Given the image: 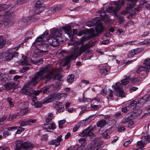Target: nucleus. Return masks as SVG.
I'll list each match as a JSON object with an SVG mask.
<instances>
[{
    "label": "nucleus",
    "mask_w": 150,
    "mask_h": 150,
    "mask_svg": "<svg viewBox=\"0 0 150 150\" xmlns=\"http://www.w3.org/2000/svg\"><path fill=\"white\" fill-rule=\"evenodd\" d=\"M44 129L47 132L51 131V130H54L56 128V126L54 122H52L50 124H48L44 125Z\"/></svg>",
    "instance_id": "nucleus-17"
},
{
    "label": "nucleus",
    "mask_w": 150,
    "mask_h": 150,
    "mask_svg": "<svg viewBox=\"0 0 150 150\" xmlns=\"http://www.w3.org/2000/svg\"><path fill=\"white\" fill-rule=\"evenodd\" d=\"M55 108L59 112H63L64 110V105L62 103L57 102L55 104Z\"/></svg>",
    "instance_id": "nucleus-16"
},
{
    "label": "nucleus",
    "mask_w": 150,
    "mask_h": 150,
    "mask_svg": "<svg viewBox=\"0 0 150 150\" xmlns=\"http://www.w3.org/2000/svg\"><path fill=\"white\" fill-rule=\"evenodd\" d=\"M18 116L17 115H10L9 117L7 118V120L8 121H11L13 120L14 119L17 118V117Z\"/></svg>",
    "instance_id": "nucleus-37"
},
{
    "label": "nucleus",
    "mask_w": 150,
    "mask_h": 150,
    "mask_svg": "<svg viewBox=\"0 0 150 150\" xmlns=\"http://www.w3.org/2000/svg\"><path fill=\"white\" fill-rule=\"evenodd\" d=\"M62 136H59L56 139H52L48 142V144L50 145H55V147L58 146L60 144V142L63 141L62 139Z\"/></svg>",
    "instance_id": "nucleus-14"
},
{
    "label": "nucleus",
    "mask_w": 150,
    "mask_h": 150,
    "mask_svg": "<svg viewBox=\"0 0 150 150\" xmlns=\"http://www.w3.org/2000/svg\"><path fill=\"white\" fill-rule=\"evenodd\" d=\"M107 11L108 13L113 12L115 13L118 10V9H117L116 7L115 8L114 7H112L111 5L107 6Z\"/></svg>",
    "instance_id": "nucleus-26"
},
{
    "label": "nucleus",
    "mask_w": 150,
    "mask_h": 150,
    "mask_svg": "<svg viewBox=\"0 0 150 150\" xmlns=\"http://www.w3.org/2000/svg\"><path fill=\"white\" fill-rule=\"evenodd\" d=\"M18 128L16 131V133L17 134H20L24 131L25 130L24 128L18 127Z\"/></svg>",
    "instance_id": "nucleus-45"
},
{
    "label": "nucleus",
    "mask_w": 150,
    "mask_h": 150,
    "mask_svg": "<svg viewBox=\"0 0 150 150\" xmlns=\"http://www.w3.org/2000/svg\"><path fill=\"white\" fill-rule=\"evenodd\" d=\"M50 38V36L47 32L45 31L43 33L39 36L36 39L35 42L38 44V43L41 41L46 42Z\"/></svg>",
    "instance_id": "nucleus-11"
},
{
    "label": "nucleus",
    "mask_w": 150,
    "mask_h": 150,
    "mask_svg": "<svg viewBox=\"0 0 150 150\" xmlns=\"http://www.w3.org/2000/svg\"><path fill=\"white\" fill-rule=\"evenodd\" d=\"M18 129V127L17 126H13L11 127H8L6 128V129L9 131H12L13 130H16Z\"/></svg>",
    "instance_id": "nucleus-49"
},
{
    "label": "nucleus",
    "mask_w": 150,
    "mask_h": 150,
    "mask_svg": "<svg viewBox=\"0 0 150 150\" xmlns=\"http://www.w3.org/2000/svg\"><path fill=\"white\" fill-rule=\"evenodd\" d=\"M144 66H140L138 67L136 70L138 74H140L141 78H144L149 71L150 69V59H145L143 62Z\"/></svg>",
    "instance_id": "nucleus-5"
},
{
    "label": "nucleus",
    "mask_w": 150,
    "mask_h": 150,
    "mask_svg": "<svg viewBox=\"0 0 150 150\" xmlns=\"http://www.w3.org/2000/svg\"><path fill=\"white\" fill-rule=\"evenodd\" d=\"M62 29L64 30L65 32L69 37L73 38L74 35H76L78 33V30L77 29H74L72 33L71 30V27L70 25H68L64 26Z\"/></svg>",
    "instance_id": "nucleus-10"
},
{
    "label": "nucleus",
    "mask_w": 150,
    "mask_h": 150,
    "mask_svg": "<svg viewBox=\"0 0 150 150\" xmlns=\"http://www.w3.org/2000/svg\"><path fill=\"white\" fill-rule=\"evenodd\" d=\"M85 146H83V145H81L79 146L77 148V149H76L74 150H73L71 149L72 150H83Z\"/></svg>",
    "instance_id": "nucleus-61"
},
{
    "label": "nucleus",
    "mask_w": 150,
    "mask_h": 150,
    "mask_svg": "<svg viewBox=\"0 0 150 150\" xmlns=\"http://www.w3.org/2000/svg\"><path fill=\"white\" fill-rule=\"evenodd\" d=\"M22 114L23 115L25 114L28 111V108H27L25 109H23Z\"/></svg>",
    "instance_id": "nucleus-63"
},
{
    "label": "nucleus",
    "mask_w": 150,
    "mask_h": 150,
    "mask_svg": "<svg viewBox=\"0 0 150 150\" xmlns=\"http://www.w3.org/2000/svg\"><path fill=\"white\" fill-rule=\"evenodd\" d=\"M141 138L142 140L137 142V146L138 148L142 149L144 147L147 143H150V134L147 137L142 136Z\"/></svg>",
    "instance_id": "nucleus-8"
},
{
    "label": "nucleus",
    "mask_w": 150,
    "mask_h": 150,
    "mask_svg": "<svg viewBox=\"0 0 150 150\" xmlns=\"http://www.w3.org/2000/svg\"><path fill=\"white\" fill-rule=\"evenodd\" d=\"M138 89V88L135 87H133L129 89V91L131 93L133 91H135Z\"/></svg>",
    "instance_id": "nucleus-59"
},
{
    "label": "nucleus",
    "mask_w": 150,
    "mask_h": 150,
    "mask_svg": "<svg viewBox=\"0 0 150 150\" xmlns=\"http://www.w3.org/2000/svg\"><path fill=\"white\" fill-rule=\"evenodd\" d=\"M53 115L51 113H49L48 116L45 120V122L47 123L50 122L53 119Z\"/></svg>",
    "instance_id": "nucleus-34"
},
{
    "label": "nucleus",
    "mask_w": 150,
    "mask_h": 150,
    "mask_svg": "<svg viewBox=\"0 0 150 150\" xmlns=\"http://www.w3.org/2000/svg\"><path fill=\"white\" fill-rule=\"evenodd\" d=\"M117 16L119 20V23L120 24H121L124 22L125 19L123 17L119 16Z\"/></svg>",
    "instance_id": "nucleus-40"
},
{
    "label": "nucleus",
    "mask_w": 150,
    "mask_h": 150,
    "mask_svg": "<svg viewBox=\"0 0 150 150\" xmlns=\"http://www.w3.org/2000/svg\"><path fill=\"white\" fill-rule=\"evenodd\" d=\"M40 46L43 48L44 49L47 50L48 45L46 43H43L41 44Z\"/></svg>",
    "instance_id": "nucleus-46"
},
{
    "label": "nucleus",
    "mask_w": 150,
    "mask_h": 150,
    "mask_svg": "<svg viewBox=\"0 0 150 150\" xmlns=\"http://www.w3.org/2000/svg\"><path fill=\"white\" fill-rule=\"evenodd\" d=\"M113 91L111 90H110L108 92V98L112 100V97H113Z\"/></svg>",
    "instance_id": "nucleus-43"
},
{
    "label": "nucleus",
    "mask_w": 150,
    "mask_h": 150,
    "mask_svg": "<svg viewBox=\"0 0 150 150\" xmlns=\"http://www.w3.org/2000/svg\"><path fill=\"white\" fill-rule=\"evenodd\" d=\"M65 120H62L59 122V128H62L63 127V124L65 123Z\"/></svg>",
    "instance_id": "nucleus-42"
},
{
    "label": "nucleus",
    "mask_w": 150,
    "mask_h": 150,
    "mask_svg": "<svg viewBox=\"0 0 150 150\" xmlns=\"http://www.w3.org/2000/svg\"><path fill=\"white\" fill-rule=\"evenodd\" d=\"M5 44V40L2 36H0V49L2 48Z\"/></svg>",
    "instance_id": "nucleus-32"
},
{
    "label": "nucleus",
    "mask_w": 150,
    "mask_h": 150,
    "mask_svg": "<svg viewBox=\"0 0 150 150\" xmlns=\"http://www.w3.org/2000/svg\"><path fill=\"white\" fill-rule=\"evenodd\" d=\"M43 62V59L42 58L33 61L31 58L26 57L23 58L21 61V64L23 65H31L33 63L36 65H39L42 64Z\"/></svg>",
    "instance_id": "nucleus-7"
},
{
    "label": "nucleus",
    "mask_w": 150,
    "mask_h": 150,
    "mask_svg": "<svg viewBox=\"0 0 150 150\" xmlns=\"http://www.w3.org/2000/svg\"><path fill=\"white\" fill-rule=\"evenodd\" d=\"M89 128L90 127H88L83 130L82 132L80 133L79 135L81 137H84L86 136L92 138H95L96 137L95 134L92 132L90 131V129Z\"/></svg>",
    "instance_id": "nucleus-12"
},
{
    "label": "nucleus",
    "mask_w": 150,
    "mask_h": 150,
    "mask_svg": "<svg viewBox=\"0 0 150 150\" xmlns=\"http://www.w3.org/2000/svg\"><path fill=\"white\" fill-rule=\"evenodd\" d=\"M124 76L125 77V78L122 80L121 82L122 85H125L127 84L129 82L130 79L129 76Z\"/></svg>",
    "instance_id": "nucleus-31"
},
{
    "label": "nucleus",
    "mask_w": 150,
    "mask_h": 150,
    "mask_svg": "<svg viewBox=\"0 0 150 150\" xmlns=\"http://www.w3.org/2000/svg\"><path fill=\"white\" fill-rule=\"evenodd\" d=\"M79 141V143L81 144V145H83L85 146L87 144L86 139L84 138H81L80 139Z\"/></svg>",
    "instance_id": "nucleus-36"
},
{
    "label": "nucleus",
    "mask_w": 150,
    "mask_h": 150,
    "mask_svg": "<svg viewBox=\"0 0 150 150\" xmlns=\"http://www.w3.org/2000/svg\"><path fill=\"white\" fill-rule=\"evenodd\" d=\"M149 32L148 31L145 32H144L143 34L141 35V38L145 37L149 35Z\"/></svg>",
    "instance_id": "nucleus-58"
},
{
    "label": "nucleus",
    "mask_w": 150,
    "mask_h": 150,
    "mask_svg": "<svg viewBox=\"0 0 150 150\" xmlns=\"http://www.w3.org/2000/svg\"><path fill=\"white\" fill-rule=\"evenodd\" d=\"M149 43H150V39L144 40L143 41L140 42V44L141 45H142Z\"/></svg>",
    "instance_id": "nucleus-47"
},
{
    "label": "nucleus",
    "mask_w": 150,
    "mask_h": 150,
    "mask_svg": "<svg viewBox=\"0 0 150 150\" xmlns=\"http://www.w3.org/2000/svg\"><path fill=\"white\" fill-rule=\"evenodd\" d=\"M71 133L69 132H68L67 134L65 135V139H68L71 136Z\"/></svg>",
    "instance_id": "nucleus-64"
},
{
    "label": "nucleus",
    "mask_w": 150,
    "mask_h": 150,
    "mask_svg": "<svg viewBox=\"0 0 150 150\" xmlns=\"http://www.w3.org/2000/svg\"><path fill=\"white\" fill-rule=\"evenodd\" d=\"M95 45L94 43L91 44L90 43H88L84 45H82L79 49L77 48H74L73 51L71 52L70 54L66 57V61L64 64H68L71 60H75L78 57L81 55L82 53L88 51L91 46H94Z\"/></svg>",
    "instance_id": "nucleus-3"
},
{
    "label": "nucleus",
    "mask_w": 150,
    "mask_h": 150,
    "mask_svg": "<svg viewBox=\"0 0 150 150\" xmlns=\"http://www.w3.org/2000/svg\"><path fill=\"white\" fill-rule=\"evenodd\" d=\"M21 45V44H19L14 48L9 49L6 52L3 53L2 57L7 61H10L14 57H17L18 53L16 52L18 50Z\"/></svg>",
    "instance_id": "nucleus-6"
},
{
    "label": "nucleus",
    "mask_w": 150,
    "mask_h": 150,
    "mask_svg": "<svg viewBox=\"0 0 150 150\" xmlns=\"http://www.w3.org/2000/svg\"><path fill=\"white\" fill-rule=\"evenodd\" d=\"M99 13L100 14V18L96 17L95 19L87 22L86 25L88 26L91 27L96 24L97 25L95 28L96 31L99 33L103 31L104 27L102 23L99 21L104 20L105 22L109 23L111 20L109 18L108 16L103 10L99 11Z\"/></svg>",
    "instance_id": "nucleus-2"
},
{
    "label": "nucleus",
    "mask_w": 150,
    "mask_h": 150,
    "mask_svg": "<svg viewBox=\"0 0 150 150\" xmlns=\"http://www.w3.org/2000/svg\"><path fill=\"white\" fill-rule=\"evenodd\" d=\"M62 34V31L59 29L52 30L51 32L52 37L59 38Z\"/></svg>",
    "instance_id": "nucleus-18"
},
{
    "label": "nucleus",
    "mask_w": 150,
    "mask_h": 150,
    "mask_svg": "<svg viewBox=\"0 0 150 150\" xmlns=\"http://www.w3.org/2000/svg\"><path fill=\"white\" fill-rule=\"evenodd\" d=\"M100 73L102 75L105 76L108 74V70L105 66L101 67L100 68Z\"/></svg>",
    "instance_id": "nucleus-25"
},
{
    "label": "nucleus",
    "mask_w": 150,
    "mask_h": 150,
    "mask_svg": "<svg viewBox=\"0 0 150 150\" xmlns=\"http://www.w3.org/2000/svg\"><path fill=\"white\" fill-rule=\"evenodd\" d=\"M103 137L104 138L107 139L110 137V136L107 132L104 133L103 134Z\"/></svg>",
    "instance_id": "nucleus-56"
},
{
    "label": "nucleus",
    "mask_w": 150,
    "mask_h": 150,
    "mask_svg": "<svg viewBox=\"0 0 150 150\" xmlns=\"http://www.w3.org/2000/svg\"><path fill=\"white\" fill-rule=\"evenodd\" d=\"M142 100L143 99H141L139 100L138 102L136 100H133L131 101L130 103L127 104V107L129 108H131L132 107L134 106H137L139 108L142 107L143 104V103H141Z\"/></svg>",
    "instance_id": "nucleus-13"
},
{
    "label": "nucleus",
    "mask_w": 150,
    "mask_h": 150,
    "mask_svg": "<svg viewBox=\"0 0 150 150\" xmlns=\"http://www.w3.org/2000/svg\"><path fill=\"white\" fill-rule=\"evenodd\" d=\"M40 93V91H35L33 92V93H32V94H33L32 96H30L32 97H34V96H38L39 95V94Z\"/></svg>",
    "instance_id": "nucleus-50"
},
{
    "label": "nucleus",
    "mask_w": 150,
    "mask_h": 150,
    "mask_svg": "<svg viewBox=\"0 0 150 150\" xmlns=\"http://www.w3.org/2000/svg\"><path fill=\"white\" fill-rule=\"evenodd\" d=\"M80 125L79 124H77L74 127L73 132H75L79 128Z\"/></svg>",
    "instance_id": "nucleus-48"
},
{
    "label": "nucleus",
    "mask_w": 150,
    "mask_h": 150,
    "mask_svg": "<svg viewBox=\"0 0 150 150\" xmlns=\"http://www.w3.org/2000/svg\"><path fill=\"white\" fill-rule=\"evenodd\" d=\"M125 129V126H120L118 128L117 131L119 132H121L122 131H124Z\"/></svg>",
    "instance_id": "nucleus-52"
},
{
    "label": "nucleus",
    "mask_w": 150,
    "mask_h": 150,
    "mask_svg": "<svg viewBox=\"0 0 150 150\" xmlns=\"http://www.w3.org/2000/svg\"><path fill=\"white\" fill-rule=\"evenodd\" d=\"M10 134V133L7 131H5L3 133V136L4 137H6Z\"/></svg>",
    "instance_id": "nucleus-57"
},
{
    "label": "nucleus",
    "mask_w": 150,
    "mask_h": 150,
    "mask_svg": "<svg viewBox=\"0 0 150 150\" xmlns=\"http://www.w3.org/2000/svg\"><path fill=\"white\" fill-rule=\"evenodd\" d=\"M91 107L92 108L94 109L95 110H97L99 109V106L97 105H91Z\"/></svg>",
    "instance_id": "nucleus-53"
},
{
    "label": "nucleus",
    "mask_w": 150,
    "mask_h": 150,
    "mask_svg": "<svg viewBox=\"0 0 150 150\" xmlns=\"http://www.w3.org/2000/svg\"><path fill=\"white\" fill-rule=\"evenodd\" d=\"M28 121V125H31L32 123H33L36 122V120L35 119H30L28 120H27Z\"/></svg>",
    "instance_id": "nucleus-44"
},
{
    "label": "nucleus",
    "mask_w": 150,
    "mask_h": 150,
    "mask_svg": "<svg viewBox=\"0 0 150 150\" xmlns=\"http://www.w3.org/2000/svg\"><path fill=\"white\" fill-rule=\"evenodd\" d=\"M75 76L74 75L71 74L69 76V78L67 79V81L69 83H71L74 80Z\"/></svg>",
    "instance_id": "nucleus-33"
},
{
    "label": "nucleus",
    "mask_w": 150,
    "mask_h": 150,
    "mask_svg": "<svg viewBox=\"0 0 150 150\" xmlns=\"http://www.w3.org/2000/svg\"><path fill=\"white\" fill-rule=\"evenodd\" d=\"M106 121L104 119H102L99 121L97 123V125L98 127H102L107 125Z\"/></svg>",
    "instance_id": "nucleus-27"
},
{
    "label": "nucleus",
    "mask_w": 150,
    "mask_h": 150,
    "mask_svg": "<svg viewBox=\"0 0 150 150\" xmlns=\"http://www.w3.org/2000/svg\"><path fill=\"white\" fill-rule=\"evenodd\" d=\"M132 139H130L128 141H126L124 143V146L125 147H127L132 142Z\"/></svg>",
    "instance_id": "nucleus-41"
},
{
    "label": "nucleus",
    "mask_w": 150,
    "mask_h": 150,
    "mask_svg": "<svg viewBox=\"0 0 150 150\" xmlns=\"http://www.w3.org/2000/svg\"><path fill=\"white\" fill-rule=\"evenodd\" d=\"M7 101L9 103V105L11 107L14 106V100L11 98H8L7 99Z\"/></svg>",
    "instance_id": "nucleus-35"
},
{
    "label": "nucleus",
    "mask_w": 150,
    "mask_h": 150,
    "mask_svg": "<svg viewBox=\"0 0 150 150\" xmlns=\"http://www.w3.org/2000/svg\"><path fill=\"white\" fill-rule=\"evenodd\" d=\"M0 150H10V148L7 146L0 147Z\"/></svg>",
    "instance_id": "nucleus-55"
},
{
    "label": "nucleus",
    "mask_w": 150,
    "mask_h": 150,
    "mask_svg": "<svg viewBox=\"0 0 150 150\" xmlns=\"http://www.w3.org/2000/svg\"><path fill=\"white\" fill-rule=\"evenodd\" d=\"M15 149L16 150H20L22 149V144L21 142L18 141L16 142Z\"/></svg>",
    "instance_id": "nucleus-29"
},
{
    "label": "nucleus",
    "mask_w": 150,
    "mask_h": 150,
    "mask_svg": "<svg viewBox=\"0 0 150 150\" xmlns=\"http://www.w3.org/2000/svg\"><path fill=\"white\" fill-rule=\"evenodd\" d=\"M133 118V116L132 114H128L126 115L125 117L121 121V124H125L132 120Z\"/></svg>",
    "instance_id": "nucleus-20"
},
{
    "label": "nucleus",
    "mask_w": 150,
    "mask_h": 150,
    "mask_svg": "<svg viewBox=\"0 0 150 150\" xmlns=\"http://www.w3.org/2000/svg\"><path fill=\"white\" fill-rule=\"evenodd\" d=\"M139 81L137 78H133L131 80V82L135 84L137 82Z\"/></svg>",
    "instance_id": "nucleus-54"
},
{
    "label": "nucleus",
    "mask_w": 150,
    "mask_h": 150,
    "mask_svg": "<svg viewBox=\"0 0 150 150\" xmlns=\"http://www.w3.org/2000/svg\"><path fill=\"white\" fill-rule=\"evenodd\" d=\"M54 97L52 95L49 96L43 100L42 103L45 104L52 102L54 100Z\"/></svg>",
    "instance_id": "nucleus-24"
},
{
    "label": "nucleus",
    "mask_w": 150,
    "mask_h": 150,
    "mask_svg": "<svg viewBox=\"0 0 150 150\" xmlns=\"http://www.w3.org/2000/svg\"><path fill=\"white\" fill-rule=\"evenodd\" d=\"M137 53V52L136 49L132 50L127 54V56L129 58H130Z\"/></svg>",
    "instance_id": "nucleus-30"
},
{
    "label": "nucleus",
    "mask_w": 150,
    "mask_h": 150,
    "mask_svg": "<svg viewBox=\"0 0 150 150\" xmlns=\"http://www.w3.org/2000/svg\"><path fill=\"white\" fill-rule=\"evenodd\" d=\"M22 149H26L30 148L32 147L31 144L28 142H25L22 143Z\"/></svg>",
    "instance_id": "nucleus-28"
},
{
    "label": "nucleus",
    "mask_w": 150,
    "mask_h": 150,
    "mask_svg": "<svg viewBox=\"0 0 150 150\" xmlns=\"http://www.w3.org/2000/svg\"><path fill=\"white\" fill-rule=\"evenodd\" d=\"M36 96H34L32 99V101L34 103V105L36 108L41 107L42 106V102L40 101H37Z\"/></svg>",
    "instance_id": "nucleus-21"
},
{
    "label": "nucleus",
    "mask_w": 150,
    "mask_h": 150,
    "mask_svg": "<svg viewBox=\"0 0 150 150\" xmlns=\"http://www.w3.org/2000/svg\"><path fill=\"white\" fill-rule=\"evenodd\" d=\"M19 123L21 126H25L26 125H28L27 120L25 121L24 120H21L19 122Z\"/></svg>",
    "instance_id": "nucleus-38"
},
{
    "label": "nucleus",
    "mask_w": 150,
    "mask_h": 150,
    "mask_svg": "<svg viewBox=\"0 0 150 150\" xmlns=\"http://www.w3.org/2000/svg\"><path fill=\"white\" fill-rule=\"evenodd\" d=\"M29 67L26 66H24L21 69L22 71L24 72L25 71H26L29 70Z\"/></svg>",
    "instance_id": "nucleus-60"
},
{
    "label": "nucleus",
    "mask_w": 150,
    "mask_h": 150,
    "mask_svg": "<svg viewBox=\"0 0 150 150\" xmlns=\"http://www.w3.org/2000/svg\"><path fill=\"white\" fill-rule=\"evenodd\" d=\"M109 42V41L108 40H104L100 42V45H107L108 44Z\"/></svg>",
    "instance_id": "nucleus-51"
},
{
    "label": "nucleus",
    "mask_w": 150,
    "mask_h": 150,
    "mask_svg": "<svg viewBox=\"0 0 150 150\" xmlns=\"http://www.w3.org/2000/svg\"><path fill=\"white\" fill-rule=\"evenodd\" d=\"M54 75V70L50 69L47 67H45L35 74L34 77L28 83V85H25L22 89V92L26 95L32 96L33 94L31 92V89L28 86H36L39 81L42 79H50Z\"/></svg>",
    "instance_id": "nucleus-1"
},
{
    "label": "nucleus",
    "mask_w": 150,
    "mask_h": 150,
    "mask_svg": "<svg viewBox=\"0 0 150 150\" xmlns=\"http://www.w3.org/2000/svg\"><path fill=\"white\" fill-rule=\"evenodd\" d=\"M39 19L38 17L35 16H33L31 17H28L26 18H23V21L24 22H28L29 21L30 22H34L37 20Z\"/></svg>",
    "instance_id": "nucleus-23"
},
{
    "label": "nucleus",
    "mask_w": 150,
    "mask_h": 150,
    "mask_svg": "<svg viewBox=\"0 0 150 150\" xmlns=\"http://www.w3.org/2000/svg\"><path fill=\"white\" fill-rule=\"evenodd\" d=\"M112 87L114 88L116 92V95L118 97H124V93L123 91L122 85L120 82H117L116 84Z\"/></svg>",
    "instance_id": "nucleus-9"
},
{
    "label": "nucleus",
    "mask_w": 150,
    "mask_h": 150,
    "mask_svg": "<svg viewBox=\"0 0 150 150\" xmlns=\"http://www.w3.org/2000/svg\"><path fill=\"white\" fill-rule=\"evenodd\" d=\"M51 41L49 42L50 45L52 47L59 45V38L52 37L51 39Z\"/></svg>",
    "instance_id": "nucleus-19"
},
{
    "label": "nucleus",
    "mask_w": 150,
    "mask_h": 150,
    "mask_svg": "<svg viewBox=\"0 0 150 150\" xmlns=\"http://www.w3.org/2000/svg\"><path fill=\"white\" fill-rule=\"evenodd\" d=\"M45 0H39L37 1L34 5L35 7L36 8L39 12H41L45 10V5L42 3Z\"/></svg>",
    "instance_id": "nucleus-15"
},
{
    "label": "nucleus",
    "mask_w": 150,
    "mask_h": 150,
    "mask_svg": "<svg viewBox=\"0 0 150 150\" xmlns=\"http://www.w3.org/2000/svg\"><path fill=\"white\" fill-rule=\"evenodd\" d=\"M6 5L0 6V17L1 18H6L3 23L6 27L11 25L15 21V15L13 13H10L9 11L5 12L4 11L6 10Z\"/></svg>",
    "instance_id": "nucleus-4"
},
{
    "label": "nucleus",
    "mask_w": 150,
    "mask_h": 150,
    "mask_svg": "<svg viewBox=\"0 0 150 150\" xmlns=\"http://www.w3.org/2000/svg\"><path fill=\"white\" fill-rule=\"evenodd\" d=\"M4 86L5 90H10L14 87L15 84L13 82H7L4 84Z\"/></svg>",
    "instance_id": "nucleus-22"
},
{
    "label": "nucleus",
    "mask_w": 150,
    "mask_h": 150,
    "mask_svg": "<svg viewBox=\"0 0 150 150\" xmlns=\"http://www.w3.org/2000/svg\"><path fill=\"white\" fill-rule=\"evenodd\" d=\"M50 87L48 86H45L42 89L41 91L44 93H47L48 92V90Z\"/></svg>",
    "instance_id": "nucleus-39"
},
{
    "label": "nucleus",
    "mask_w": 150,
    "mask_h": 150,
    "mask_svg": "<svg viewBox=\"0 0 150 150\" xmlns=\"http://www.w3.org/2000/svg\"><path fill=\"white\" fill-rule=\"evenodd\" d=\"M84 150H94L91 145H88ZM96 150H97V149Z\"/></svg>",
    "instance_id": "nucleus-62"
}]
</instances>
